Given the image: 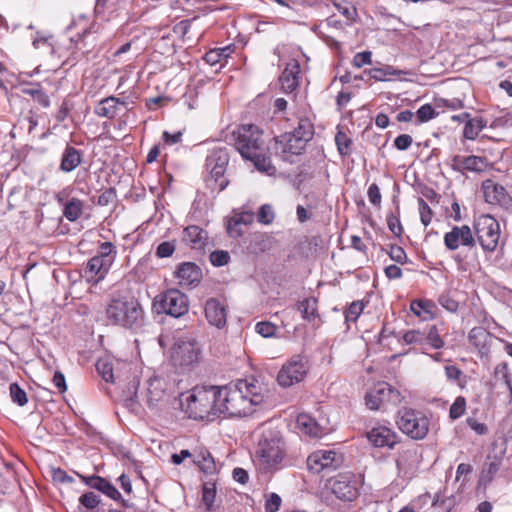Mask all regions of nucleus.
<instances>
[{
	"instance_id": "obj_32",
	"label": "nucleus",
	"mask_w": 512,
	"mask_h": 512,
	"mask_svg": "<svg viewBox=\"0 0 512 512\" xmlns=\"http://www.w3.org/2000/svg\"><path fill=\"white\" fill-rule=\"evenodd\" d=\"M281 88L284 92L290 93L298 86V65L292 68H285L280 76Z\"/></svg>"
},
{
	"instance_id": "obj_45",
	"label": "nucleus",
	"mask_w": 512,
	"mask_h": 512,
	"mask_svg": "<svg viewBox=\"0 0 512 512\" xmlns=\"http://www.w3.org/2000/svg\"><path fill=\"white\" fill-rule=\"evenodd\" d=\"M254 221V213L251 211H244L237 214L232 222L229 223L228 230L230 233L233 232V225L237 226L239 224L248 225Z\"/></svg>"
},
{
	"instance_id": "obj_8",
	"label": "nucleus",
	"mask_w": 512,
	"mask_h": 512,
	"mask_svg": "<svg viewBox=\"0 0 512 512\" xmlns=\"http://www.w3.org/2000/svg\"><path fill=\"white\" fill-rule=\"evenodd\" d=\"M398 428L411 439L422 440L428 432L430 421L421 411L404 407L397 413Z\"/></svg>"
},
{
	"instance_id": "obj_60",
	"label": "nucleus",
	"mask_w": 512,
	"mask_h": 512,
	"mask_svg": "<svg viewBox=\"0 0 512 512\" xmlns=\"http://www.w3.org/2000/svg\"><path fill=\"white\" fill-rule=\"evenodd\" d=\"M281 497L276 493H271L265 503L266 512H277L281 506Z\"/></svg>"
},
{
	"instance_id": "obj_59",
	"label": "nucleus",
	"mask_w": 512,
	"mask_h": 512,
	"mask_svg": "<svg viewBox=\"0 0 512 512\" xmlns=\"http://www.w3.org/2000/svg\"><path fill=\"white\" fill-rule=\"evenodd\" d=\"M367 197L371 204L376 207H379L381 204L382 196L380 193V189L377 184L372 183L367 191Z\"/></svg>"
},
{
	"instance_id": "obj_61",
	"label": "nucleus",
	"mask_w": 512,
	"mask_h": 512,
	"mask_svg": "<svg viewBox=\"0 0 512 512\" xmlns=\"http://www.w3.org/2000/svg\"><path fill=\"white\" fill-rule=\"evenodd\" d=\"M413 143V139L408 134H401L394 140V146L401 151L407 150Z\"/></svg>"
},
{
	"instance_id": "obj_23",
	"label": "nucleus",
	"mask_w": 512,
	"mask_h": 512,
	"mask_svg": "<svg viewBox=\"0 0 512 512\" xmlns=\"http://www.w3.org/2000/svg\"><path fill=\"white\" fill-rule=\"evenodd\" d=\"M175 276L181 286H196L202 278V272L195 263L185 262L178 266Z\"/></svg>"
},
{
	"instance_id": "obj_6",
	"label": "nucleus",
	"mask_w": 512,
	"mask_h": 512,
	"mask_svg": "<svg viewBox=\"0 0 512 512\" xmlns=\"http://www.w3.org/2000/svg\"><path fill=\"white\" fill-rule=\"evenodd\" d=\"M144 310L139 301L133 297L113 298L106 307V318L113 324L126 329L142 326Z\"/></svg>"
},
{
	"instance_id": "obj_20",
	"label": "nucleus",
	"mask_w": 512,
	"mask_h": 512,
	"mask_svg": "<svg viewBox=\"0 0 512 512\" xmlns=\"http://www.w3.org/2000/svg\"><path fill=\"white\" fill-rule=\"evenodd\" d=\"M80 477L89 487L102 492L103 494H105L106 496L110 497L113 500L121 501V504L124 507H130L129 503L122 498L121 493L116 489V487L105 478H102L97 475Z\"/></svg>"
},
{
	"instance_id": "obj_57",
	"label": "nucleus",
	"mask_w": 512,
	"mask_h": 512,
	"mask_svg": "<svg viewBox=\"0 0 512 512\" xmlns=\"http://www.w3.org/2000/svg\"><path fill=\"white\" fill-rule=\"evenodd\" d=\"M388 254H389L391 260H393L397 263L404 264L407 262L406 252L400 246L392 245L390 247Z\"/></svg>"
},
{
	"instance_id": "obj_37",
	"label": "nucleus",
	"mask_w": 512,
	"mask_h": 512,
	"mask_svg": "<svg viewBox=\"0 0 512 512\" xmlns=\"http://www.w3.org/2000/svg\"><path fill=\"white\" fill-rule=\"evenodd\" d=\"M337 150L341 156H349L352 152L353 141L342 131H339L335 136Z\"/></svg>"
},
{
	"instance_id": "obj_47",
	"label": "nucleus",
	"mask_w": 512,
	"mask_h": 512,
	"mask_svg": "<svg viewBox=\"0 0 512 512\" xmlns=\"http://www.w3.org/2000/svg\"><path fill=\"white\" fill-rule=\"evenodd\" d=\"M364 309V304L361 301H354L350 304L348 309L344 312L347 322H355Z\"/></svg>"
},
{
	"instance_id": "obj_21",
	"label": "nucleus",
	"mask_w": 512,
	"mask_h": 512,
	"mask_svg": "<svg viewBox=\"0 0 512 512\" xmlns=\"http://www.w3.org/2000/svg\"><path fill=\"white\" fill-rule=\"evenodd\" d=\"M495 340L498 339L481 326L472 328L468 334L469 343L478 350L481 356L489 354Z\"/></svg>"
},
{
	"instance_id": "obj_4",
	"label": "nucleus",
	"mask_w": 512,
	"mask_h": 512,
	"mask_svg": "<svg viewBox=\"0 0 512 512\" xmlns=\"http://www.w3.org/2000/svg\"><path fill=\"white\" fill-rule=\"evenodd\" d=\"M253 462L261 473H273L287 465L285 445L274 432L262 434L258 441Z\"/></svg>"
},
{
	"instance_id": "obj_5",
	"label": "nucleus",
	"mask_w": 512,
	"mask_h": 512,
	"mask_svg": "<svg viewBox=\"0 0 512 512\" xmlns=\"http://www.w3.org/2000/svg\"><path fill=\"white\" fill-rule=\"evenodd\" d=\"M220 386H196L184 400L181 405L194 419H211L220 416Z\"/></svg>"
},
{
	"instance_id": "obj_27",
	"label": "nucleus",
	"mask_w": 512,
	"mask_h": 512,
	"mask_svg": "<svg viewBox=\"0 0 512 512\" xmlns=\"http://www.w3.org/2000/svg\"><path fill=\"white\" fill-rule=\"evenodd\" d=\"M82 162V153L73 146L66 145L61 155L59 169L69 173L74 171Z\"/></svg>"
},
{
	"instance_id": "obj_49",
	"label": "nucleus",
	"mask_w": 512,
	"mask_h": 512,
	"mask_svg": "<svg viewBox=\"0 0 512 512\" xmlns=\"http://www.w3.org/2000/svg\"><path fill=\"white\" fill-rule=\"evenodd\" d=\"M418 208L420 213V219L424 226H428L432 221V209L422 198H418Z\"/></svg>"
},
{
	"instance_id": "obj_3",
	"label": "nucleus",
	"mask_w": 512,
	"mask_h": 512,
	"mask_svg": "<svg viewBox=\"0 0 512 512\" xmlns=\"http://www.w3.org/2000/svg\"><path fill=\"white\" fill-rule=\"evenodd\" d=\"M168 395L167 381L154 376L149 378L140 390L136 381L131 382L127 391L123 392L122 400L132 410H136L142 404L154 410L165 402Z\"/></svg>"
},
{
	"instance_id": "obj_40",
	"label": "nucleus",
	"mask_w": 512,
	"mask_h": 512,
	"mask_svg": "<svg viewBox=\"0 0 512 512\" xmlns=\"http://www.w3.org/2000/svg\"><path fill=\"white\" fill-rule=\"evenodd\" d=\"M425 341L434 349H441L444 347L445 342L441 338L440 331L436 325L429 328L425 334Z\"/></svg>"
},
{
	"instance_id": "obj_11",
	"label": "nucleus",
	"mask_w": 512,
	"mask_h": 512,
	"mask_svg": "<svg viewBox=\"0 0 512 512\" xmlns=\"http://www.w3.org/2000/svg\"><path fill=\"white\" fill-rule=\"evenodd\" d=\"M308 370L307 358L302 355H295L282 366L277 375V382L281 387H290L301 382Z\"/></svg>"
},
{
	"instance_id": "obj_19",
	"label": "nucleus",
	"mask_w": 512,
	"mask_h": 512,
	"mask_svg": "<svg viewBox=\"0 0 512 512\" xmlns=\"http://www.w3.org/2000/svg\"><path fill=\"white\" fill-rule=\"evenodd\" d=\"M337 464V453L331 450L315 451L307 458L308 469L316 474H319L326 468H335Z\"/></svg>"
},
{
	"instance_id": "obj_24",
	"label": "nucleus",
	"mask_w": 512,
	"mask_h": 512,
	"mask_svg": "<svg viewBox=\"0 0 512 512\" xmlns=\"http://www.w3.org/2000/svg\"><path fill=\"white\" fill-rule=\"evenodd\" d=\"M113 258H102V256L92 257L86 267V274L89 281L99 282L104 278L105 274L110 269Z\"/></svg>"
},
{
	"instance_id": "obj_43",
	"label": "nucleus",
	"mask_w": 512,
	"mask_h": 512,
	"mask_svg": "<svg viewBox=\"0 0 512 512\" xmlns=\"http://www.w3.org/2000/svg\"><path fill=\"white\" fill-rule=\"evenodd\" d=\"M96 369L106 382H113V366L109 360L99 359L96 363Z\"/></svg>"
},
{
	"instance_id": "obj_44",
	"label": "nucleus",
	"mask_w": 512,
	"mask_h": 512,
	"mask_svg": "<svg viewBox=\"0 0 512 512\" xmlns=\"http://www.w3.org/2000/svg\"><path fill=\"white\" fill-rule=\"evenodd\" d=\"M216 496V487L212 482H206L202 489V501L207 510H211Z\"/></svg>"
},
{
	"instance_id": "obj_53",
	"label": "nucleus",
	"mask_w": 512,
	"mask_h": 512,
	"mask_svg": "<svg viewBox=\"0 0 512 512\" xmlns=\"http://www.w3.org/2000/svg\"><path fill=\"white\" fill-rule=\"evenodd\" d=\"M176 249L175 243L172 241H165L160 243L156 248V256L158 258L170 257Z\"/></svg>"
},
{
	"instance_id": "obj_41",
	"label": "nucleus",
	"mask_w": 512,
	"mask_h": 512,
	"mask_svg": "<svg viewBox=\"0 0 512 512\" xmlns=\"http://www.w3.org/2000/svg\"><path fill=\"white\" fill-rule=\"evenodd\" d=\"M9 393H10V397H11V400L19 405V406H24L27 404L28 402V398H27V394L26 392L19 386L18 383L14 382V383H11L10 384V387H9Z\"/></svg>"
},
{
	"instance_id": "obj_54",
	"label": "nucleus",
	"mask_w": 512,
	"mask_h": 512,
	"mask_svg": "<svg viewBox=\"0 0 512 512\" xmlns=\"http://www.w3.org/2000/svg\"><path fill=\"white\" fill-rule=\"evenodd\" d=\"M419 122H427L436 116L434 108L430 104L422 105L416 112Z\"/></svg>"
},
{
	"instance_id": "obj_30",
	"label": "nucleus",
	"mask_w": 512,
	"mask_h": 512,
	"mask_svg": "<svg viewBox=\"0 0 512 512\" xmlns=\"http://www.w3.org/2000/svg\"><path fill=\"white\" fill-rule=\"evenodd\" d=\"M453 163L458 169H465L473 172H480L485 167L484 159L474 155L467 157L455 156Z\"/></svg>"
},
{
	"instance_id": "obj_51",
	"label": "nucleus",
	"mask_w": 512,
	"mask_h": 512,
	"mask_svg": "<svg viewBox=\"0 0 512 512\" xmlns=\"http://www.w3.org/2000/svg\"><path fill=\"white\" fill-rule=\"evenodd\" d=\"M439 304L449 312L455 313L458 310V302L451 296L450 293H442L438 299Z\"/></svg>"
},
{
	"instance_id": "obj_36",
	"label": "nucleus",
	"mask_w": 512,
	"mask_h": 512,
	"mask_svg": "<svg viewBox=\"0 0 512 512\" xmlns=\"http://www.w3.org/2000/svg\"><path fill=\"white\" fill-rule=\"evenodd\" d=\"M230 52V46L212 49L205 54L204 60L209 65L214 66L218 63H221L222 61H225L228 58Z\"/></svg>"
},
{
	"instance_id": "obj_10",
	"label": "nucleus",
	"mask_w": 512,
	"mask_h": 512,
	"mask_svg": "<svg viewBox=\"0 0 512 512\" xmlns=\"http://www.w3.org/2000/svg\"><path fill=\"white\" fill-rule=\"evenodd\" d=\"M477 241L484 251L492 252L496 249L500 238V225L490 215H481L474 224Z\"/></svg>"
},
{
	"instance_id": "obj_14",
	"label": "nucleus",
	"mask_w": 512,
	"mask_h": 512,
	"mask_svg": "<svg viewBox=\"0 0 512 512\" xmlns=\"http://www.w3.org/2000/svg\"><path fill=\"white\" fill-rule=\"evenodd\" d=\"M200 349L193 339H180L173 347L172 360L175 365L190 366L198 361Z\"/></svg>"
},
{
	"instance_id": "obj_33",
	"label": "nucleus",
	"mask_w": 512,
	"mask_h": 512,
	"mask_svg": "<svg viewBox=\"0 0 512 512\" xmlns=\"http://www.w3.org/2000/svg\"><path fill=\"white\" fill-rule=\"evenodd\" d=\"M193 463L197 465L204 473H214L216 464L211 453L207 450H200L194 455Z\"/></svg>"
},
{
	"instance_id": "obj_18",
	"label": "nucleus",
	"mask_w": 512,
	"mask_h": 512,
	"mask_svg": "<svg viewBox=\"0 0 512 512\" xmlns=\"http://www.w3.org/2000/svg\"><path fill=\"white\" fill-rule=\"evenodd\" d=\"M482 189L487 203L497 204L506 208L512 204V198L507 193L506 189L493 180L484 181Z\"/></svg>"
},
{
	"instance_id": "obj_50",
	"label": "nucleus",
	"mask_w": 512,
	"mask_h": 512,
	"mask_svg": "<svg viewBox=\"0 0 512 512\" xmlns=\"http://www.w3.org/2000/svg\"><path fill=\"white\" fill-rule=\"evenodd\" d=\"M210 262L215 267L227 265L230 261V255L225 250H215L210 254Z\"/></svg>"
},
{
	"instance_id": "obj_2",
	"label": "nucleus",
	"mask_w": 512,
	"mask_h": 512,
	"mask_svg": "<svg viewBox=\"0 0 512 512\" xmlns=\"http://www.w3.org/2000/svg\"><path fill=\"white\" fill-rule=\"evenodd\" d=\"M233 139L237 151L245 160L251 161L258 171L268 175H273L276 172V168L268 156L263 133L256 125L240 126L233 132Z\"/></svg>"
},
{
	"instance_id": "obj_55",
	"label": "nucleus",
	"mask_w": 512,
	"mask_h": 512,
	"mask_svg": "<svg viewBox=\"0 0 512 512\" xmlns=\"http://www.w3.org/2000/svg\"><path fill=\"white\" fill-rule=\"evenodd\" d=\"M387 225L389 230L397 237L403 233V227L399 220V216L395 214H389L387 216Z\"/></svg>"
},
{
	"instance_id": "obj_46",
	"label": "nucleus",
	"mask_w": 512,
	"mask_h": 512,
	"mask_svg": "<svg viewBox=\"0 0 512 512\" xmlns=\"http://www.w3.org/2000/svg\"><path fill=\"white\" fill-rule=\"evenodd\" d=\"M275 214L271 205L264 204L259 208L257 213V220L261 224H271L274 220Z\"/></svg>"
},
{
	"instance_id": "obj_64",
	"label": "nucleus",
	"mask_w": 512,
	"mask_h": 512,
	"mask_svg": "<svg viewBox=\"0 0 512 512\" xmlns=\"http://www.w3.org/2000/svg\"><path fill=\"white\" fill-rule=\"evenodd\" d=\"M52 381H53V384L55 385V387L58 388L60 393H63L67 390L65 376L60 371H56L54 373Z\"/></svg>"
},
{
	"instance_id": "obj_62",
	"label": "nucleus",
	"mask_w": 512,
	"mask_h": 512,
	"mask_svg": "<svg viewBox=\"0 0 512 512\" xmlns=\"http://www.w3.org/2000/svg\"><path fill=\"white\" fill-rule=\"evenodd\" d=\"M372 53L370 51H364L357 53L353 58V65L357 68L371 63Z\"/></svg>"
},
{
	"instance_id": "obj_39",
	"label": "nucleus",
	"mask_w": 512,
	"mask_h": 512,
	"mask_svg": "<svg viewBox=\"0 0 512 512\" xmlns=\"http://www.w3.org/2000/svg\"><path fill=\"white\" fill-rule=\"evenodd\" d=\"M484 127L482 119H469L464 126L463 135L466 139L474 140Z\"/></svg>"
},
{
	"instance_id": "obj_42",
	"label": "nucleus",
	"mask_w": 512,
	"mask_h": 512,
	"mask_svg": "<svg viewBox=\"0 0 512 512\" xmlns=\"http://www.w3.org/2000/svg\"><path fill=\"white\" fill-rule=\"evenodd\" d=\"M24 94L30 95L39 105L43 108H48L50 106L49 96L38 88H24Z\"/></svg>"
},
{
	"instance_id": "obj_63",
	"label": "nucleus",
	"mask_w": 512,
	"mask_h": 512,
	"mask_svg": "<svg viewBox=\"0 0 512 512\" xmlns=\"http://www.w3.org/2000/svg\"><path fill=\"white\" fill-rule=\"evenodd\" d=\"M182 132L177 131L175 133H169L168 131L163 132V141L167 145H174L182 141Z\"/></svg>"
},
{
	"instance_id": "obj_56",
	"label": "nucleus",
	"mask_w": 512,
	"mask_h": 512,
	"mask_svg": "<svg viewBox=\"0 0 512 512\" xmlns=\"http://www.w3.org/2000/svg\"><path fill=\"white\" fill-rule=\"evenodd\" d=\"M255 330L261 336L269 338L274 336L276 332V326L270 322H258L255 326Z\"/></svg>"
},
{
	"instance_id": "obj_38",
	"label": "nucleus",
	"mask_w": 512,
	"mask_h": 512,
	"mask_svg": "<svg viewBox=\"0 0 512 512\" xmlns=\"http://www.w3.org/2000/svg\"><path fill=\"white\" fill-rule=\"evenodd\" d=\"M370 78L376 81H385L388 76L398 75L400 72L394 69L392 66H383L379 68H371L369 70H365Z\"/></svg>"
},
{
	"instance_id": "obj_15",
	"label": "nucleus",
	"mask_w": 512,
	"mask_h": 512,
	"mask_svg": "<svg viewBox=\"0 0 512 512\" xmlns=\"http://www.w3.org/2000/svg\"><path fill=\"white\" fill-rule=\"evenodd\" d=\"M329 483L332 493L340 500L353 501L358 496L356 481L350 473L339 474L330 479Z\"/></svg>"
},
{
	"instance_id": "obj_31",
	"label": "nucleus",
	"mask_w": 512,
	"mask_h": 512,
	"mask_svg": "<svg viewBox=\"0 0 512 512\" xmlns=\"http://www.w3.org/2000/svg\"><path fill=\"white\" fill-rule=\"evenodd\" d=\"M317 304L318 300L316 298H305L304 300L298 302L297 310L301 313V316L304 320L313 322L320 317Z\"/></svg>"
},
{
	"instance_id": "obj_9",
	"label": "nucleus",
	"mask_w": 512,
	"mask_h": 512,
	"mask_svg": "<svg viewBox=\"0 0 512 512\" xmlns=\"http://www.w3.org/2000/svg\"><path fill=\"white\" fill-rule=\"evenodd\" d=\"M153 308L157 313L179 318L188 312V297L178 289H169L154 298Z\"/></svg>"
},
{
	"instance_id": "obj_13",
	"label": "nucleus",
	"mask_w": 512,
	"mask_h": 512,
	"mask_svg": "<svg viewBox=\"0 0 512 512\" xmlns=\"http://www.w3.org/2000/svg\"><path fill=\"white\" fill-rule=\"evenodd\" d=\"M229 163V152L225 147L214 148L206 157L205 167L215 182L218 183L219 189L223 190L228 185V181L224 178V174Z\"/></svg>"
},
{
	"instance_id": "obj_29",
	"label": "nucleus",
	"mask_w": 512,
	"mask_h": 512,
	"mask_svg": "<svg viewBox=\"0 0 512 512\" xmlns=\"http://www.w3.org/2000/svg\"><path fill=\"white\" fill-rule=\"evenodd\" d=\"M296 425L301 433L310 437L319 438L323 434L321 427L308 414H299L296 419Z\"/></svg>"
},
{
	"instance_id": "obj_16",
	"label": "nucleus",
	"mask_w": 512,
	"mask_h": 512,
	"mask_svg": "<svg viewBox=\"0 0 512 512\" xmlns=\"http://www.w3.org/2000/svg\"><path fill=\"white\" fill-rule=\"evenodd\" d=\"M475 239L469 226H454L444 235V244L448 250L454 251L460 246L473 247Z\"/></svg>"
},
{
	"instance_id": "obj_34",
	"label": "nucleus",
	"mask_w": 512,
	"mask_h": 512,
	"mask_svg": "<svg viewBox=\"0 0 512 512\" xmlns=\"http://www.w3.org/2000/svg\"><path fill=\"white\" fill-rule=\"evenodd\" d=\"M494 378L502 382L509 392V400L512 401V374L507 363L502 362L494 368Z\"/></svg>"
},
{
	"instance_id": "obj_26",
	"label": "nucleus",
	"mask_w": 512,
	"mask_h": 512,
	"mask_svg": "<svg viewBox=\"0 0 512 512\" xmlns=\"http://www.w3.org/2000/svg\"><path fill=\"white\" fill-rule=\"evenodd\" d=\"M183 241L192 249L202 250L208 244V233L196 225H191L183 230Z\"/></svg>"
},
{
	"instance_id": "obj_52",
	"label": "nucleus",
	"mask_w": 512,
	"mask_h": 512,
	"mask_svg": "<svg viewBox=\"0 0 512 512\" xmlns=\"http://www.w3.org/2000/svg\"><path fill=\"white\" fill-rule=\"evenodd\" d=\"M403 341L407 345L423 344L425 341V333L419 330H409L404 333Z\"/></svg>"
},
{
	"instance_id": "obj_17",
	"label": "nucleus",
	"mask_w": 512,
	"mask_h": 512,
	"mask_svg": "<svg viewBox=\"0 0 512 512\" xmlns=\"http://www.w3.org/2000/svg\"><path fill=\"white\" fill-rule=\"evenodd\" d=\"M368 441L376 448L393 449L399 442L398 434L391 428L378 425L367 431Z\"/></svg>"
},
{
	"instance_id": "obj_28",
	"label": "nucleus",
	"mask_w": 512,
	"mask_h": 512,
	"mask_svg": "<svg viewBox=\"0 0 512 512\" xmlns=\"http://www.w3.org/2000/svg\"><path fill=\"white\" fill-rule=\"evenodd\" d=\"M57 202L63 206V215L70 221L75 222L78 220L83 211V202L77 198H72L65 201L62 193L57 194Z\"/></svg>"
},
{
	"instance_id": "obj_25",
	"label": "nucleus",
	"mask_w": 512,
	"mask_h": 512,
	"mask_svg": "<svg viewBox=\"0 0 512 512\" xmlns=\"http://www.w3.org/2000/svg\"><path fill=\"white\" fill-rule=\"evenodd\" d=\"M121 106L126 108L127 102L120 98L109 96L98 103L95 107V113L99 117L113 119L119 114Z\"/></svg>"
},
{
	"instance_id": "obj_1",
	"label": "nucleus",
	"mask_w": 512,
	"mask_h": 512,
	"mask_svg": "<svg viewBox=\"0 0 512 512\" xmlns=\"http://www.w3.org/2000/svg\"><path fill=\"white\" fill-rule=\"evenodd\" d=\"M220 415L242 417L251 414L264 401L261 387L248 380L220 386Z\"/></svg>"
},
{
	"instance_id": "obj_7",
	"label": "nucleus",
	"mask_w": 512,
	"mask_h": 512,
	"mask_svg": "<svg viewBox=\"0 0 512 512\" xmlns=\"http://www.w3.org/2000/svg\"><path fill=\"white\" fill-rule=\"evenodd\" d=\"M314 126L307 118L298 121L290 132L276 138L275 150L284 161L292 162V157L302 154L307 143L313 138Z\"/></svg>"
},
{
	"instance_id": "obj_12",
	"label": "nucleus",
	"mask_w": 512,
	"mask_h": 512,
	"mask_svg": "<svg viewBox=\"0 0 512 512\" xmlns=\"http://www.w3.org/2000/svg\"><path fill=\"white\" fill-rule=\"evenodd\" d=\"M401 401V393L386 382L377 383L365 396L366 406L370 410H379L385 402L397 405Z\"/></svg>"
},
{
	"instance_id": "obj_58",
	"label": "nucleus",
	"mask_w": 512,
	"mask_h": 512,
	"mask_svg": "<svg viewBox=\"0 0 512 512\" xmlns=\"http://www.w3.org/2000/svg\"><path fill=\"white\" fill-rule=\"evenodd\" d=\"M430 303L422 300H414L410 304L411 311L418 317H422L423 313H431L428 309Z\"/></svg>"
},
{
	"instance_id": "obj_48",
	"label": "nucleus",
	"mask_w": 512,
	"mask_h": 512,
	"mask_svg": "<svg viewBox=\"0 0 512 512\" xmlns=\"http://www.w3.org/2000/svg\"><path fill=\"white\" fill-rule=\"evenodd\" d=\"M466 410V400L464 397L459 396L455 399L453 404L450 406L449 416L452 419L460 418Z\"/></svg>"
},
{
	"instance_id": "obj_22",
	"label": "nucleus",
	"mask_w": 512,
	"mask_h": 512,
	"mask_svg": "<svg viewBox=\"0 0 512 512\" xmlns=\"http://www.w3.org/2000/svg\"><path fill=\"white\" fill-rule=\"evenodd\" d=\"M204 312L209 324L217 328H222L226 325V308L218 299L209 298L205 303Z\"/></svg>"
},
{
	"instance_id": "obj_35",
	"label": "nucleus",
	"mask_w": 512,
	"mask_h": 512,
	"mask_svg": "<svg viewBox=\"0 0 512 512\" xmlns=\"http://www.w3.org/2000/svg\"><path fill=\"white\" fill-rule=\"evenodd\" d=\"M100 502L99 496L91 491L82 494L79 498L80 505L87 510H92L94 512H107V510L104 509V506L100 505Z\"/></svg>"
}]
</instances>
